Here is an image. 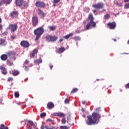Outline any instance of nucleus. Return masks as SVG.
Masks as SVG:
<instances>
[{
	"label": "nucleus",
	"instance_id": "6e6552de",
	"mask_svg": "<svg viewBox=\"0 0 129 129\" xmlns=\"http://www.w3.org/2000/svg\"><path fill=\"white\" fill-rule=\"evenodd\" d=\"M35 6L36 7L44 8L45 6V3L40 1H36L35 3Z\"/></svg>",
	"mask_w": 129,
	"mask_h": 129
},
{
	"label": "nucleus",
	"instance_id": "8fccbe9b",
	"mask_svg": "<svg viewBox=\"0 0 129 129\" xmlns=\"http://www.w3.org/2000/svg\"><path fill=\"white\" fill-rule=\"evenodd\" d=\"M13 64L14 63H13V62H10V63L8 65H9V66H13Z\"/></svg>",
	"mask_w": 129,
	"mask_h": 129
},
{
	"label": "nucleus",
	"instance_id": "5fc2aeb1",
	"mask_svg": "<svg viewBox=\"0 0 129 129\" xmlns=\"http://www.w3.org/2000/svg\"><path fill=\"white\" fill-rule=\"evenodd\" d=\"M18 105H22V103L21 102H19L17 103Z\"/></svg>",
	"mask_w": 129,
	"mask_h": 129
},
{
	"label": "nucleus",
	"instance_id": "aec40b11",
	"mask_svg": "<svg viewBox=\"0 0 129 129\" xmlns=\"http://www.w3.org/2000/svg\"><path fill=\"white\" fill-rule=\"evenodd\" d=\"M88 18L90 21H94V18L92 14H91V13L89 14V15H88Z\"/></svg>",
	"mask_w": 129,
	"mask_h": 129
},
{
	"label": "nucleus",
	"instance_id": "f704fd0d",
	"mask_svg": "<svg viewBox=\"0 0 129 129\" xmlns=\"http://www.w3.org/2000/svg\"><path fill=\"white\" fill-rule=\"evenodd\" d=\"M66 122L67 121L65 117L64 118H62V119H61V123L64 124L66 123Z\"/></svg>",
	"mask_w": 129,
	"mask_h": 129
},
{
	"label": "nucleus",
	"instance_id": "680f3d73",
	"mask_svg": "<svg viewBox=\"0 0 129 129\" xmlns=\"http://www.w3.org/2000/svg\"><path fill=\"white\" fill-rule=\"evenodd\" d=\"M121 54H126V55H128V54H129V53H121Z\"/></svg>",
	"mask_w": 129,
	"mask_h": 129
},
{
	"label": "nucleus",
	"instance_id": "864d4df0",
	"mask_svg": "<svg viewBox=\"0 0 129 129\" xmlns=\"http://www.w3.org/2000/svg\"><path fill=\"white\" fill-rule=\"evenodd\" d=\"M49 129H56L55 127H50Z\"/></svg>",
	"mask_w": 129,
	"mask_h": 129
},
{
	"label": "nucleus",
	"instance_id": "69168bd1",
	"mask_svg": "<svg viewBox=\"0 0 129 129\" xmlns=\"http://www.w3.org/2000/svg\"><path fill=\"white\" fill-rule=\"evenodd\" d=\"M113 40L114 42H116V39H113Z\"/></svg>",
	"mask_w": 129,
	"mask_h": 129
},
{
	"label": "nucleus",
	"instance_id": "7ed1b4c3",
	"mask_svg": "<svg viewBox=\"0 0 129 129\" xmlns=\"http://www.w3.org/2000/svg\"><path fill=\"white\" fill-rule=\"evenodd\" d=\"M45 38L47 41L53 42L56 41L57 40L58 37L55 36H51L50 35H47L46 36Z\"/></svg>",
	"mask_w": 129,
	"mask_h": 129
},
{
	"label": "nucleus",
	"instance_id": "09e8293b",
	"mask_svg": "<svg viewBox=\"0 0 129 129\" xmlns=\"http://www.w3.org/2000/svg\"><path fill=\"white\" fill-rule=\"evenodd\" d=\"M117 6H118V7H121L122 6V4H121V3L119 4H117Z\"/></svg>",
	"mask_w": 129,
	"mask_h": 129
},
{
	"label": "nucleus",
	"instance_id": "72a5a7b5",
	"mask_svg": "<svg viewBox=\"0 0 129 129\" xmlns=\"http://www.w3.org/2000/svg\"><path fill=\"white\" fill-rule=\"evenodd\" d=\"M110 17V15L108 14H107L104 16V19H109Z\"/></svg>",
	"mask_w": 129,
	"mask_h": 129
},
{
	"label": "nucleus",
	"instance_id": "c85d7f7f",
	"mask_svg": "<svg viewBox=\"0 0 129 129\" xmlns=\"http://www.w3.org/2000/svg\"><path fill=\"white\" fill-rule=\"evenodd\" d=\"M46 115H47V114L46 113V112H42L40 114V117L41 118H43L46 117Z\"/></svg>",
	"mask_w": 129,
	"mask_h": 129
},
{
	"label": "nucleus",
	"instance_id": "9d476101",
	"mask_svg": "<svg viewBox=\"0 0 129 129\" xmlns=\"http://www.w3.org/2000/svg\"><path fill=\"white\" fill-rule=\"evenodd\" d=\"M20 45L21 47H24V48H28L30 46V43L28 41L23 40L21 42Z\"/></svg>",
	"mask_w": 129,
	"mask_h": 129
},
{
	"label": "nucleus",
	"instance_id": "6e6d98bb",
	"mask_svg": "<svg viewBox=\"0 0 129 129\" xmlns=\"http://www.w3.org/2000/svg\"><path fill=\"white\" fill-rule=\"evenodd\" d=\"M1 6H3V1L0 0V7Z\"/></svg>",
	"mask_w": 129,
	"mask_h": 129
},
{
	"label": "nucleus",
	"instance_id": "13d9d810",
	"mask_svg": "<svg viewBox=\"0 0 129 129\" xmlns=\"http://www.w3.org/2000/svg\"><path fill=\"white\" fill-rule=\"evenodd\" d=\"M41 129H45V127L42 125V126H41Z\"/></svg>",
	"mask_w": 129,
	"mask_h": 129
},
{
	"label": "nucleus",
	"instance_id": "4c0bfd02",
	"mask_svg": "<svg viewBox=\"0 0 129 129\" xmlns=\"http://www.w3.org/2000/svg\"><path fill=\"white\" fill-rule=\"evenodd\" d=\"M5 39H1L0 40V45H3V44H4V43H5Z\"/></svg>",
	"mask_w": 129,
	"mask_h": 129
},
{
	"label": "nucleus",
	"instance_id": "4d7b16f0",
	"mask_svg": "<svg viewBox=\"0 0 129 129\" xmlns=\"http://www.w3.org/2000/svg\"><path fill=\"white\" fill-rule=\"evenodd\" d=\"M2 29H3V25L0 24V31L2 30Z\"/></svg>",
	"mask_w": 129,
	"mask_h": 129
},
{
	"label": "nucleus",
	"instance_id": "20e7f679",
	"mask_svg": "<svg viewBox=\"0 0 129 129\" xmlns=\"http://www.w3.org/2000/svg\"><path fill=\"white\" fill-rule=\"evenodd\" d=\"M92 7L96 10H99L101 9H103L104 7V4L102 3H98L96 4H93L92 5Z\"/></svg>",
	"mask_w": 129,
	"mask_h": 129
},
{
	"label": "nucleus",
	"instance_id": "338daca9",
	"mask_svg": "<svg viewBox=\"0 0 129 129\" xmlns=\"http://www.w3.org/2000/svg\"><path fill=\"white\" fill-rule=\"evenodd\" d=\"M2 23V18L0 17V24Z\"/></svg>",
	"mask_w": 129,
	"mask_h": 129
},
{
	"label": "nucleus",
	"instance_id": "49530a36",
	"mask_svg": "<svg viewBox=\"0 0 129 129\" xmlns=\"http://www.w3.org/2000/svg\"><path fill=\"white\" fill-rule=\"evenodd\" d=\"M125 88L129 89V83L125 85Z\"/></svg>",
	"mask_w": 129,
	"mask_h": 129
},
{
	"label": "nucleus",
	"instance_id": "412c9836",
	"mask_svg": "<svg viewBox=\"0 0 129 129\" xmlns=\"http://www.w3.org/2000/svg\"><path fill=\"white\" fill-rule=\"evenodd\" d=\"M19 74H20V72H19V71H17V70L12 71V75H13V76H17Z\"/></svg>",
	"mask_w": 129,
	"mask_h": 129
},
{
	"label": "nucleus",
	"instance_id": "5701e85b",
	"mask_svg": "<svg viewBox=\"0 0 129 129\" xmlns=\"http://www.w3.org/2000/svg\"><path fill=\"white\" fill-rule=\"evenodd\" d=\"M65 51V48L64 47H61L59 48L58 53H62Z\"/></svg>",
	"mask_w": 129,
	"mask_h": 129
},
{
	"label": "nucleus",
	"instance_id": "c9c22d12",
	"mask_svg": "<svg viewBox=\"0 0 129 129\" xmlns=\"http://www.w3.org/2000/svg\"><path fill=\"white\" fill-rule=\"evenodd\" d=\"M60 129H68V127L67 126H60Z\"/></svg>",
	"mask_w": 129,
	"mask_h": 129
},
{
	"label": "nucleus",
	"instance_id": "a878e982",
	"mask_svg": "<svg viewBox=\"0 0 129 129\" xmlns=\"http://www.w3.org/2000/svg\"><path fill=\"white\" fill-rule=\"evenodd\" d=\"M0 129H9V127L6 126L4 124H1L0 125Z\"/></svg>",
	"mask_w": 129,
	"mask_h": 129
},
{
	"label": "nucleus",
	"instance_id": "4468645a",
	"mask_svg": "<svg viewBox=\"0 0 129 129\" xmlns=\"http://www.w3.org/2000/svg\"><path fill=\"white\" fill-rule=\"evenodd\" d=\"M0 70H1V72L2 74H4V75H6V74H8V72L7 71V69L6 68L1 66L0 67Z\"/></svg>",
	"mask_w": 129,
	"mask_h": 129
},
{
	"label": "nucleus",
	"instance_id": "a19ab883",
	"mask_svg": "<svg viewBox=\"0 0 129 129\" xmlns=\"http://www.w3.org/2000/svg\"><path fill=\"white\" fill-rule=\"evenodd\" d=\"M60 0H53V4H57L59 2Z\"/></svg>",
	"mask_w": 129,
	"mask_h": 129
},
{
	"label": "nucleus",
	"instance_id": "dca6fc26",
	"mask_svg": "<svg viewBox=\"0 0 129 129\" xmlns=\"http://www.w3.org/2000/svg\"><path fill=\"white\" fill-rule=\"evenodd\" d=\"M42 62H43V60L41 58L36 59L34 60V61L35 64H39L42 63Z\"/></svg>",
	"mask_w": 129,
	"mask_h": 129
},
{
	"label": "nucleus",
	"instance_id": "de8ad7c7",
	"mask_svg": "<svg viewBox=\"0 0 129 129\" xmlns=\"http://www.w3.org/2000/svg\"><path fill=\"white\" fill-rule=\"evenodd\" d=\"M7 63L9 65V64H10V63H11V61H10L9 59H7Z\"/></svg>",
	"mask_w": 129,
	"mask_h": 129
},
{
	"label": "nucleus",
	"instance_id": "f3484780",
	"mask_svg": "<svg viewBox=\"0 0 129 129\" xmlns=\"http://www.w3.org/2000/svg\"><path fill=\"white\" fill-rule=\"evenodd\" d=\"M38 14L39 15H40L42 17H45L46 15V14L43 12V11H42V10H41L40 9H38Z\"/></svg>",
	"mask_w": 129,
	"mask_h": 129
},
{
	"label": "nucleus",
	"instance_id": "37998d69",
	"mask_svg": "<svg viewBox=\"0 0 129 129\" xmlns=\"http://www.w3.org/2000/svg\"><path fill=\"white\" fill-rule=\"evenodd\" d=\"M30 61H29L28 60H26L24 62V64H29Z\"/></svg>",
	"mask_w": 129,
	"mask_h": 129
},
{
	"label": "nucleus",
	"instance_id": "bf43d9fd",
	"mask_svg": "<svg viewBox=\"0 0 129 129\" xmlns=\"http://www.w3.org/2000/svg\"><path fill=\"white\" fill-rule=\"evenodd\" d=\"M124 2L125 3H128V2H129V0H124Z\"/></svg>",
	"mask_w": 129,
	"mask_h": 129
},
{
	"label": "nucleus",
	"instance_id": "473e14b6",
	"mask_svg": "<svg viewBox=\"0 0 129 129\" xmlns=\"http://www.w3.org/2000/svg\"><path fill=\"white\" fill-rule=\"evenodd\" d=\"M28 124L29 125L30 127H31V126H32V125H33V121L28 120Z\"/></svg>",
	"mask_w": 129,
	"mask_h": 129
},
{
	"label": "nucleus",
	"instance_id": "58836bf2",
	"mask_svg": "<svg viewBox=\"0 0 129 129\" xmlns=\"http://www.w3.org/2000/svg\"><path fill=\"white\" fill-rule=\"evenodd\" d=\"M13 80H14V79L12 77H9L8 79V82H11V81H13Z\"/></svg>",
	"mask_w": 129,
	"mask_h": 129
},
{
	"label": "nucleus",
	"instance_id": "f03ea898",
	"mask_svg": "<svg viewBox=\"0 0 129 129\" xmlns=\"http://www.w3.org/2000/svg\"><path fill=\"white\" fill-rule=\"evenodd\" d=\"M45 32V30H44V28L43 27H38L36 29H35L34 31V33L35 35H36L35 38V41L39 40L40 39V38H41V36L43 34H44V32Z\"/></svg>",
	"mask_w": 129,
	"mask_h": 129
},
{
	"label": "nucleus",
	"instance_id": "a211bd4d",
	"mask_svg": "<svg viewBox=\"0 0 129 129\" xmlns=\"http://www.w3.org/2000/svg\"><path fill=\"white\" fill-rule=\"evenodd\" d=\"M1 59L2 61H6L8 59V54H2L1 56Z\"/></svg>",
	"mask_w": 129,
	"mask_h": 129
},
{
	"label": "nucleus",
	"instance_id": "4be33fe9",
	"mask_svg": "<svg viewBox=\"0 0 129 129\" xmlns=\"http://www.w3.org/2000/svg\"><path fill=\"white\" fill-rule=\"evenodd\" d=\"M58 116L60 118H63L64 117H66V114L63 113V112H58Z\"/></svg>",
	"mask_w": 129,
	"mask_h": 129
},
{
	"label": "nucleus",
	"instance_id": "393cba45",
	"mask_svg": "<svg viewBox=\"0 0 129 129\" xmlns=\"http://www.w3.org/2000/svg\"><path fill=\"white\" fill-rule=\"evenodd\" d=\"M3 3L9 5L12 2V0H2Z\"/></svg>",
	"mask_w": 129,
	"mask_h": 129
},
{
	"label": "nucleus",
	"instance_id": "f257e3e1",
	"mask_svg": "<svg viewBox=\"0 0 129 129\" xmlns=\"http://www.w3.org/2000/svg\"><path fill=\"white\" fill-rule=\"evenodd\" d=\"M100 117L99 114L96 112H94L92 115H88V120L86 121V124L88 125H92L94 124H97L99 122L98 118Z\"/></svg>",
	"mask_w": 129,
	"mask_h": 129
},
{
	"label": "nucleus",
	"instance_id": "f8f14e48",
	"mask_svg": "<svg viewBox=\"0 0 129 129\" xmlns=\"http://www.w3.org/2000/svg\"><path fill=\"white\" fill-rule=\"evenodd\" d=\"M38 17L35 16L33 18V27H35L38 25Z\"/></svg>",
	"mask_w": 129,
	"mask_h": 129
},
{
	"label": "nucleus",
	"instance_id": "39448f33",
	"mask_svg": "<svg viewBox=\"0 0 129 129\" xmlns=\"http://www.w3.org/2000/svg\"><path fill=\"white\" fill-rule=\"evenodd\" d=\"M96 26V22L94 21H89L86 26V30H88L91 27L95 28Z\"/></svg>",
	"mask_w": 129,
	"mask_h": 129
},
{
	"label": "nucleus",
	"instance_id": "423d86ee",
	"mask_svg": "<svg viewBox=\"0 0 129 129\" xmlns=\"http://www.w3.org/2000/svg\"><path fill=\"white\" fill-rule=\"evenodd\" d=\"M8 29L10 30L12 33H15L18 29V25L17 24H10L8 27Z\"/></svg>",
	"mask_w": 129,
	"mask_h": 129
},
{
	"label": "nucleus",
	"instance_id": "2eb2a0df",
	"mask_svg": "<svg viewBox=\"0 0 129 129\" xmlns=\"http://www.w3.org/2000/svg\"><path fill=\"white\" fill-rule=\"evenodd\" d=\"M23 2V0H16V5H17L18 7H21Z\"/></svg>",
	"mask_w": 129,
	"mask_h": 129
},
{
	"label": "nucleus",
	"instance_id": "2f4dec72",
	"mask_svg": "<svg viewBox=\"0 0 129 129\" xmlns=\"http://www.w3.org/2000/svg\"><path fill=\"white\" fill-rule=\"evenodd\" d=\"M14 96H15V97H16V98H18V97H20V94L18 92H15Z\"/></svg>",
	"mask_w": 129,
	"mask_h": 129
},
{
	"label": "nucleus",
	"instance_id": "a18cd8bd",
	"mask_svg": "<svg viewBox=\"0 0 129 129\" xmlns=\"http://www.w3.org/2000/svg\"><path fill=\"white\" fill-rule=\"evenodd\" d=\"M11 39H12V40H14V39H16V37L14 36H11Z\"/></svg>",
	"mask_w": 129,
	"mask_h": 129
},
{
	"label": "nucleus",
	"instance_id": "774afa93",
	"mask_svg": "<svg viewBox=\"0 0 129 129\" xmlns=\"http://www.w3.org/2000/svg\"><path fill=\"white\" fill-rule=\"evenodd\" d=\"M30 57H33V53H31Z\"/></svg>",
	"mask_w": 129,
	"mask_h": 129
},
{
	"label": "nucleus",
	"instance_id": "bb28decb",
	"mask_svg": "<svg viewBox=\"0 0 129 129\" xmlns=\"http://www.w3.org/2000/svg\"><path fill=\"white\" fill-rule=\"evenodd\" d=\"M37 53H38V49L35 48L33 50V57H35V55L37 54Z\"/></svg>",
	"mask_w": 129,
	"mask_h": 129
},
{
	"label": "nucleus",
	"instance_id": "e2e57ef3",
	"mask_svg": "<svg viewBox=\"0 0 129 129\" xmlns=\"http://www.w3.org/2000/svg\"><path fill=\"white\" fill-rule=\"evenodd\" d=\"M44 128L50 129V128H49V127H48V126H46L45 127H44Z\"/></svg>",
	"mask_w": 129,
	"mask_h": 129
},
{
	"label": "nucleus",
	"instance_id": "e433bc0d",
	"mask_svg": "<svg viewBox=\"0 0 129 129\" xmlns=\"http://www.w3.org/2000/svg\"><path fill=\"white\" fill-rule=\"evenodd\" d=\"M124 8L126 9H129V3L125 4Z\"/></svg>",
	"mask_w": 129,
	"mask_h": 129
},
{
	"label": "nucleus",
	"instance_id": "1a4fd4ad",
	"mask_svg": "<svg viewBox=\"0 0 129 129\" xmlns=\"http://www.w3.org/2000/svg\"><path fill=\"white\" fill-rule=\"evenodd\" d=\"M107 26L111 30H114L116 27V23L115 22H109L107 23Z\"/></svg>",
	"mask_w": 129,
	"mask_h": 129
},
{
	"label": "nucleus",
	"instance_id": "603ef678",
	"mask_svg": "<svg viewBox=\"0 0 129 129\" xmlns=\"http://www.w3.org/2000/svg\"><path fill=\"white\" fill-rule=\"evenodd\" d=\"M33 126H34V127H36V126H37V123H35V124H34V123H33Z\"/></svg>",
	"mask_w": 129,
	"mask_h": 129
},
{
	"label": "nucleus",
	"instance_id": "0eeeda50",
	"mask_svg": "<svg viewBox=\"0 0 129 129\" xmlns=\"http://www.w3.org/2000/svg\"><path fill=\"white\" fill-rule=\"evenodd\" d=\"M7 55L8 57H9L10 59L13 58L14 60H16V52L14 51H10L7 53Z\"/></svg>",
	"mask_w": 129,
	"mask_h": 129
},
{
	"label": "nucleus",
	"instance_id": "b1692460",
	"mask_svg": "<svg viewBox=\"0 0 129 129\" xmlns=\"http://www.w3.org/2000/svg\"><path fill=\"white\" fill-rule=\"evenodd\" d=\"M73 33H70L69 34H68L66 36H63V38L66 39H68L70 37L73 36Z\"/></svg>",
	"mask_w": 129,
	"mask_h": 129
},
{
	"label": "nucleus",
	"instance_id": "c03bdc74",
	"mask_svg": "<svg viewBox=\"0 0 129 129\" xmlns=\"http://www.w3.org/2000/svg\"><path fill=\"white\" fill-rule=\"evenodd\" d=\"M52 120H51V119H47L46 120V122H52Z\"/></svg>",
	"mask_w": 129,
	"mask_h": 129
},
{
	"label": "nucleus",
	"instance_id": "6ab92c4d",
	"mask_svg": "<svg viewBox=\"0 0 129 129\" xmlns=\"http://www.w3.org/2000/svg\"><path fill=\"white\" fill-rule=\"evenodd\" d=\"M54 107V104L51 102H49L47 103V108L49 109H52V108H53Z\"/></svg>",
	"mask_w": 129,
	"mask_h": 129
},
{
	"label": "nucleus",
	"instance_id": "9b49d317",
	"mask_svg": "<svg viewBox=\"0 0 129 129\" xmlns=\"http://www.w3.org/2000/svg\"><path fill=\"white\" fill-rule=\"evenodd\" d=\"M19 16V12L17 11H14L10 14V17L14 19V18H17Z\"/></svg>",
	"mask_w": 129,
	"mask_h": 129
},
{
	"label": "nucleus",
	"instance_id": "cd10ccee",
	"mask_svg": "<svg viewBox=\"0 0 129 129\" xmlns=\"http://www.w3.org/2000/svg\"><path fill=\"white\" fill-rule=\"evenodd\" d=\"M78 91V89L77 88L73 89L72 91H71V94H74L77 92Z\"/></svg>",
	"mask_w": 129,
	"mask_h": 129
},
{
	"label": "nucleus",
	"instance_id": "3c124183",
	"mask_svg": "<svg viewBox=\"0 0 129 129\" xmlns=\"http://www.w3.org/2000/svg\"><path fill=\"white\" fill-rule=\"evenodd\" d=\"M82 104H83V105H85V104H86V101H82Z\"/></svg>",
	"mask_w": 129,
	"mask_h": 129
},
{
	"label": "nucleus",
	"instance_id": "7c9ffc66",
	"mask_svg": "<svg viewBox=\"0 0 129 129\" xmlns=\"http://www.w3.org/2000/svg\"><path fill=\"white\" fill-rule=\"evenodd\" d=\"M48 28L52 31H53L56 29V27L54 26H48Z\"/></svg>",
	"mask_w": 129,
	"mask_h": 129
},
{
	"label": "nucleus",
	"instance_id": "ea45409f",
	"mask_svg": "<svg viewBox=\"0 0 129 129\" xmlns=\"http://www.w3.org/2000/svg\"><path fill=\"white\" fill-rule=\"evenodd\" d=\"M54 116H58V112H54L52 114Z\"/></svg>",
	"mask_w": 129,
	"mask_h": 129
},
{
	"label": "nucleus",
	"instance_id": "79ce46f5",
	"mask_svg": "<svg viewBox=\"0 0 129 129\" xmlns=\"http://www.w3.org/2000/svg\"><path fill=\"white\" fill-rule=\"evenodd\" d=\"M64 103L66 104H68L69 103V99H66L65 100H64Z\"/></svg>",
	"mask_w": 129,
	"mask_h": 129
},
{
	"label": "nucleus",
	"instance_id": "c756f323",
	"mask_svg": "<svg viewBox=\"0 0 129 129\" xmlns=\"http://www.w3.org/2000/svg\"><path fill=\"white\" fill-rule=\"evenodd\" d=\"M76 41H80L81 40V38L79 36H75L73 38Z\"/></svg>",
	"mask_w": 129,
	"mask_h": 129
},
{
	"label": "nucleus",
	"instance_id": "052dcab7",
	"mask_svg": "<svg viewBox=\"0 0 129 129\" xmlns=\"http://www.w3.org/2000/svg\"><path fill=\"white\" fill-rule=\"evenodd\" d=\"M49 67H50V69L52 70V69L53 68V66L52 64H50Z\"/></svg>",
	"mask_w": 129,
	"mask_h": 129
},
{
	"label": "nucleus",
	"instance_id": "ddd939ff",
	"mask_svg": "<svg viewBox=\"0 0 129 129\" xmlns=\"http://www.w3.org/2000/svg\"><path fill=\"white\" fill-rule=\"evenodd\" d=\"M28 6L29 4H28V2L23 1V2H22V4L21 5V8L22 10H25L27 9V8H28Z\"/></svg>",
	"mask_w": 129,
	"mask_h": 129
},
{
	"label": "nucleus",
	"instance_id": "0e129e2a",
	"mask_svg": "<svg viewBox=\"0 0 129 129\" xmlns=\"http://www.w3.org/2000/svg\"><path fill=\"white\" fill-rule=\"evenodd\" d=\"M62 41H63L62 39H59V42H62Z\"/></svg>",
	"mask_w": 129,
	"mask_h": 129
}]
</instances>
